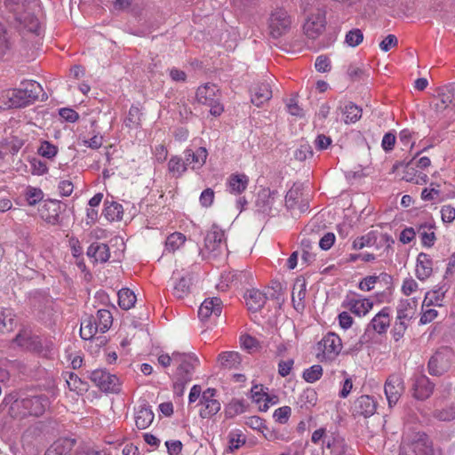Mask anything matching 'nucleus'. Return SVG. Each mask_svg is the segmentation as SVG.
Wrapping results in <instances>:
<instances>
[{
	"instance_id": "obj_1",
	"label": "nucleus",
	"mask_w": 455,
	"mask_h": 455,
	"mask_svg": "<svg viewBox=\"0 0 455 455\" xmlns=\"http://www.w3.org/2000/svg\"><path fill=\"white\" fill-rule=\"evenodd\" d=\"M199 364L198 358L194 354L174 352L173 390L178 395H182L187 384L193 377L196 367Z\"/></svg>"
},
{
	"instance_id": "obj_2",
	"label": "nucleus",
	"mask_w": 455,
	"mask_h": 455,
	"mask_svg": "<svg viewBox=\"0 0 455 455\" xmlns=\"http://www.w3.org/2000/svg\"><path fill=\"white\" fill-rule=\"evenodd\" d=\"M40 96L44 97L41 84L34 80L22 81L19 88L8 90L4 97L8 99V108H21L27 106Z\"/></svg>"
},
{
	"instance_id": "obj_3",
	"label": "nucleus",
	"mask_w": 455,
	"mask_h": 455,
	"mask_svg": "<svg viewBox=\"0 0 455 455\" xmlns=\"http://www.w3.org/2000/svg\"><path fill=\"white\" fill-rule=\"evenodd\" d=\"M47 395H40L15 400L9 408V415L13 419H23L28 416L39 417L49 407Z\"/></svg>"
},
{
	"instance_id": "obj_4",
	"label": "nucleus",
	"mask_w": 455,
	"mask_h": 455,
	"mask_svg": "<svg viewBox=\"0 0 455 455\" xmlns=\"http://www.w3.org/2000/svg\"><path fill=\"white\" fill-rule=\"evenodd\" d=\"M342 349V341L339 335L328 332L316 344L315 356L322 363L334 361Z\"/></svg>"
},
{
	"instance_id": "obj_5",
	"label": "nucleus",
	"mask_w": 455,
	"mask_h": 455,
	"mask_svg": "<svg viewBox=\"0 0 455 455\" xmlns=\"http://www.w3.org/2000/svg\"><path fill=\"white\" fill-rule=\"evenodd\" d=\"M326 10L324 6L317 4L315 9L309 12L303 25V31L309 39L318 38L325 30Z\"/></svg>"
},
{
	"instance_id": "obj_6",
	"label": "nucleus",
	"mask_w": 455,
	"mask_h": 455,
	"mask_svg": "<svg viewBox=\"0 0 455 455\" xmlns=\"http://www.w3.org/2000/svg\"><path fill=\"white\" fill-rule=\"evenodd\" d=\"M432 443L425 433H416L411 439L403 440L400 455H433Z\"/></svg>"
},
{
	"instance_id": "obj_7",
	"label": "nucleus",
	"mask_w": 455,
	"mask_h": 455,
	"mask_svg": "<svg viewBox=\"0 0 455 455\" xmlns=\"http://www.w3.org/2000/svg\"><path fill=\"white\" fill-rule=\"evenodd\" d=\"M219 90L214 84L207 83L196 90V100L199 103L210 107V113L219 116L223 112V106L217 96Z\"/></svg>"
},
{
	"instance_id": "obj_8",
	"label": "nucleus",
	"mask_w": 455,
	"mask_h": 455,
	"mask_svg": "<svg viewBox=\"0 0 455 455\" xmlns=\"http://www.w3.org/2000/svg\"><path fill=\"white\" fill-rule=\"evenodd\" d=\"M291 17L282 8L275 9L272 12L269 20V33L274 38H278L289 32L291 27Z\"/></svg>"
},
{
	"instance_id": "obj_9",
	"label": "nucleus",
	"mask_w": 455,
	"mask_h": 455,
	"mask_svg": "<svg viewBox=\"0 0 455 455\" xmlns=\"http://www.w3.org/2000/svg\"><path fill=\"white\" fill-rule=\"evenodd\" d=\"M90 379L103 392L117 393L120 390L119 379L105 370H94L90 374Z\"/></svg>"
},
{
	"instance_id": "obj_10",
	"label": "nucleus",
	"mask_w": 455,
	"mask_h": 455,
	"mask_svg": "<svg viewBox=\"0 0 455 455\" xmlns=\"http://www.w3.org/2000/svg\"><path fill=\"white\" fill-rule=\"evenodd\" d=\"M226 248L225 234L218 226L213 225L204 238V251L217 257Z\"/></svg>"
},
{
	"instance_id": "obj_11",
	"label": "nucleus",
	"mask_w": 455,
	"mask_h": 455,
	"mask_svg": "<svg viewBox=\"0 0 455 455\" xmlns=\"http://www.w3.org/2000/svg\"><path fill=\"white\" fill-rule=\"evenodd\" d=\"M452 353L443 348L435 353L428 362V372L433 376H440L449 370L451 364Z\"/></svg>"
},
{
	"instance_id": "obj_12",
	"label": "nucleus",
	"mask_w": 455,
	"mask_h": 455,
	"mask_svg": "<svg viewBox=\"0 0 455 455\" xmlns=\"http://www.w3.org/2000/svg\"><path fill=\"white\" fill-rule=\"evenodd\" d=\"M390 307H384L378 314H376L367 324L365 333L361 337V342L367 341V332L371 331L379 335L386 333L390 326Z\"/></svg>"
},
{
	"instance_id": "obj_13",
	"label": "nucleus",
	"mask_w": 455,
	"mask_h": 455,
	"mask_svg": "<svg viewBox=\"0 0 455 455\" xmlns=\"http://www.w3.org/2000/svg\"><path fill=\"white\" fill-rule=\"evenodd\" d=\"M385 395L389 407H393L399 401L404 392L403 379L400 374H391L385 382Z\"/></svg>"
},
{
	"instance_id": "obj_14",
	"label": "nucleus",
	"mask_w": 455,
	"mask_h": 455,
	"mask_svg": "<svg viewBox=\"0 0 455 455\" xmlns=\"http://www.w3.org/2000/svg\"><path fill=\"white\" fill-rule=\"evenodd\" d=\"M342 307L356 316L363 317L372 309L373 302L370 299L354 294L353 296H347L342 303Z\"/></svg>"
},
{
	"instance_id": "obj_15",
	"label": "nucleus",
	"mask_w": 455,
	"mask_h": 455,
	"mask_svg": "<svg viewBox=\"0 0 455 455\" xmlns=\"http://www.w3.org/2000/svg\"><path fill=\"white\" fill-rule=\"evenodd\" d=\"M222 312V301L220 298H208L204 300L198 310L202 322L215 321Z\"/></svg>"
},
{
	"instance_id": "obj_16",
	"label": "nucleus",
	"mask_w": 455,
	"mask_h": 455,
	"mask_svg": "<svg viewBox=\"0 0 455 455\" xmlns=\"http://www.w3.org/2000/svg\"><path fill=\"white\" fill-rule=\"evenodd\" d=\"M216 390L214 388H207L202 393L200 399L199 414L203 419H207L214 416L220 410V403L215 399Z\"/></svg>"
},
{
	"instance_id": "obj_17",
	"label": "nucleus",
	"mask_w": 455,
	"mask_h": 455,
	"mask_svg": "<svg viewBox=\"0 0 455 455\" xmlns=\"http://www.w3.org/2000/svg\"><path fill=\"white\" fill-rule=\"evenodd\" d=\"M278 192L270 190L269 188H263L258 193L256 200L257 211L264 213L270 214L277 201H280Z\"/></svg>"
},
{
	"instance_id": "obj_18",
	"label": "nucleus",
	"mask_w": 455,
	"mask_h": 455,
	"mask_svg": "<svg viewBox=\"0 0 455 455\" xmlns=\"http://www.w3.org/2000/svg\"><path fill=\"white\" fill-rule=\"evenodd\" d=\"M377 402L372 396L363 395L356 398L352 406L354 416L371 417L377 411Z\"/></svg>"
},
{
	"instance_id": "obj_19",
	"label": "nucleus",
	"mask_w": 455,
	"mask_h": 455,
	"mask_svg": "<svg viewBox=\"0 0 455 455\" xmlns=\"http://www.w3.org/2000/svg\"><path fill=\"white\" fill-rule=\"evenodd\" d=\"M307 281L303 277L296 278L291 294V301L294 309L302 313L306 308Z\"/></svg>"
},
{
	"instance_id": "obj_20",
	"label": "nucleus",
	"mask_w": 455,
	"mask_h": 455,
	"mask_svg": "<svg viewBox=\"0 0 455 455\" xmlns=\"http://www.w3.org/2000/svg\"><path fill=\"white\" fill-rule=\"evenodd\" d=\"M183 155L187 166L193 171H198L205 164L208 152L205 148L200 147L196 150L187 148L184 150Z\"/></svg>"
},
{
	"instance_id": "obj_21",
	"label": "nucleus",
	"mask_w": 455,
	"mask_h": 455,
	"mask_svg": "<svg viewBox=\"0 0 455 455\" xmlns=\"http://www.w3.org/2000/svg\"><path fill=\"white\" fill-rule=\"evenodd\" d=\"M418 300L415 298L401 299L396 307V320L410 323L415 316Z\"/></svg>"
},
{
	"instance_id": "obj_22",
	"label": "nucleus",
	"mask_w": 455,
	"mask_h": 455,
	"mask_svg": "<svg viewBox=\"0 0 455 455\" xmlns=\"http://www.w3.org/2000/svg\"><path fill=\"white\" fill-rule=\"evenodd\" d=\"M434 390V384L425 376H419L413 385V395L416 399L425 400L428 398Z\"/></svg>"
},
{
	"instance_id": "obj_23",
	"label": "nucleus",
	"mask_w": 455,
	"mask_h": 455,
	"mask_svg": "<svg viewBox=\"0 0 455 455\" xmlns=\"http://www.w3.org/2000/svg\"><path fill=\"white\" fill-rule=\"evenodd\" d=\"M272 98V91L268 83H259L251 89V100L252 104L261 107Z\"/></svg>"
},
{
	"instance_id": "obj_24",
	"label": "nucleus",
	"mask_w": 455,
	"mask_h": 455,
	"mask_svg": "<svg viewBox=\"0 0 455 455\" xmlns=\"http://www.w3.org/2000/svg\"><path fill=\"white\" fill-rule=\"evenodd\" d=\"M416 276L424 281L427 279L433 272V260L431 257L424 252H420L417 257Z\"/></svg>"
},
{
	"instance_id": "obj_25",
	"label": "nucleus",
	"mask_w": 455,
	"mask_h": 455,
	"mask_svg": "<svg viewBox=\"0 0 455 455\" xmlns=\"http://www.w3.org/2000/svg\"><path fill=\"white\" fill-rule=\"evenodd\" d=\"M40 216L47 223L56 225L60 222V205L58 201H50L40 209Z\"/></svg>"
},
{
	"instance_id": "obj_26",
	"label": "nucleus",
	"mask_w": 455,
	"mask_h": 455,
	"mask_svg": "<svg viewBox=\"0 0 455 455\" xmlns=\"http://www.w3.org/2000/svg\"><path fill=\"white\" fill-rule=\"evenodd\" d=\"M448 289V285L443 283V285L427 291L423 300L422 308L428 307L430 306H443V301Z\"/></svg>"
},
{
	"instance_id": "obj_27",
	"label": "nucleus",
	"mask_w": 455,
	"mask_h": 455,
	"mask_svg": "<svg viewBox=\"0 0 455 455\" xmlns=\"http://www.w3.org/2000/svg\"><path fill=\"white\" fill-rule=\"evenodd\" d=\"M154 412L148 405L140 406L135 412V424L139 429H146L153 422Z\"/></svg>"
},
{
	"instance_id": "obj_28",
	"label": "nucleus",
	"mask_w": 455,
	"mask_h": 455,
	"mask_svg": "<svg viewBox=\"0 0 455 455\" xmlns=\"http://www.w3.org/2000/svg\"><path fill=\"white\" fill-rule=\"evenodd\" d=\"M246 305L249 310L258 311L263 307L266 303V295L259 290H249L244 296Z\"/></svg>"
},
{
	"instance_id": "obj_29",
	"label": "nucleus",
	"mask_w": 455,
	"mask_h": 455,
	"mask_svg": "<svg viewBox=\"0 0 455 455\" xmlns=\"http://www.w3.org/2000/svg\"><path fill=\"white\" fill-rule=\"evenodd\" d=\"M249 184V178L245 174H232L228 180V191L238 195L243 193Z\"/></svg>"
},
{
	"instance_id": "obj_30",
	"label": "nucleus",
	"mask_w": 455,
	"mask_h": 455,
	"mask_svg": "<svg viewBox=\"0 0 455 455\" xmlns=\"http://www.w3.org/2000/svg\"><path fill=\"white\" fill-rule=\"evenodd\" d=\"M87 256L96 262H107L110 257L109 248L103 243H93L87 250Z\"/></svg>"
},
{
	"instance_id": "obj_31",
	"label": "nucleus",
	"mask_w": 455,
	"mask_h": 455,
	"mask_svg": "<svg viewBox=\"0 0 455 455\" xmlns=\"http://www.w3.org/2000/svg\"><path fill=\"white\" fill-rule=\"evenodd\" d=\"M63 376L66 379L67 385L71 391L76 392L78 395H82L88 390V384L83 380L74 372H65Z\"/></svg>"
},
{
	"instance_id": "obj_32",
	"label": "nucleus",
	"mask_w": 455,
	"mask_h": 455,
	"mask_svg": "<svg viewBox=\"0 0 455 455\" xmlns=\"http://www.w3.org/2000/svg\"><path fill=\"white\" fill-rule=\"evenodd\" d=\"M73 446V440L59 439L50 446L44 455H70Z\"/></svg>"
},
{
	"instance_id": "obj_33",
	"label": "nucleus",
	"mask_w": 455,
	"mask_h": 455,
	"mask_svg": "<svg viewBox=\"0 0 455 455\" xmlns=\"http://www.w3.org/2000/svg\"><path fill=\"white\" fill-rule=\"evenodd\" d=\"M97 332H100L96 326L94 316L88 315L81 323L80 335L83 339H92Z\"/></svg>"
},
{
	"instance_id": "obj_34",
	"label": "nucleus",
	"mask_w": 455,
	"mask_h": 455,
	"mask_svg": "<svg viewBox=\"0 0 455 455\" xmlns=\"http://www.w3.org/2000/svg\"><path fill=\"white\" fill-rule=\"evenodd\" d=\"M434 228L433 223H424L419 227V234L423 246L429 248L434 245L436 239L433 230Z\"/></svg>"
},
{
	"instance_id": "obj_35",
	"label": "nucleus",
	"mask_w": 455,
	"mask_h": 455,
	"mask_svg": "<svg viewBox=\"0 0 455 455\" xmlns=\"http://www.w3.org/2000/svg\"><path fill=\"white\" fill-rule=\"evenodd\" d=\"M14 20L29 31L36 32L38 29V20L25 10L17 14Z\"/></svg>"
},
{
	"instance_id": "obj_36",
	"label": "nucleus",
	"mask_w": 455,
	"mask_h": 455,
	"mask_svg": "<svg viewBox=\"0 0 455 455\" xmlns=\"http://www.w3.org/2000/svg\"><path fill=\"white\" fill-rule=\"evenodd\" d=\"M435 108L437 111H443L448 108L452 109V90L445 88L438 92L435 98Z\"/></svg>"
},
{
	"instance_id": "obj_37",
	"label": "nucleus",
	"mask_w": 455,
	"mask_h": 455,
	"mask_svg": "<svg viewBox=\"0 0 455 455\" xmlns=\"http://www.w3.org/2000/svg\"><path fill=\"white\" fill-rule=\"evenodd\" d=\"M251 395L253 402L257 403L264 402L262 411H267L268 409V403H271L272 404L275 403V401L270 398L264 391V387L262 385L253 386L251 389Z\"/></svg>"
},
{
	"instance_id": "obj_38",
	"label": "nucleus",
	"mask_w": 455,
	"mask_h": 455,
	"mask_svg": "<svg viewBox=\"0 0 455 455\" xmlns=\"http://www.w3.org/2000/svg\"><path fill=\"white\" fill-rule=\"evenodd\" d=\"M219 362L226 369H235L241 363V357L235 351L223 352L219 355Z\"/></svg>"
},
{
	"instance_id": "obj_39",
	"label": "nucleus",
	"mask_w": 455,
	"mask_h": 455,
	"mask_svg": "<svg viewBox=\"0 0 455 455\" xmlns=\"http://www.w3.org/2000/svg\"><path fill=\"white\" fill-rule=\"evenodd\" d=\"M167 165L168 172L174 178L181 177L188 169L185 159L183 160L180 156H172Z\"/></svg>"
},
{
	"instance_id": "obj_40",
	"label": "nucleus",
	"mask_w": 455,
	"mask_h": 455,
	"mask_svg": "<svg viewBox=\"0 0 455 455\" xmlns=\"http://www.w3.org/2000/svg\"><path fill=\"white\" fill-rule=\"evenodd\" d=\"M94 319H96V326L100 333H104L108 331L113 323L112 315L110 311L107 309L98 310Z\"/></svg>"
},
{
	"instance_id": "obj_41",
	"label": "nucleus",
	"mask_w": 455,
	"mask_h": 455,
	"mask_svg": "<svg viewBox=\"0 0 455 455\" xmlns=\"http://www.w3.org/2000/svg\"><path fill=\"white\" fill-rule=\"evenodd\" d=\"M186 242V236L180 232H174L165 240L164 252L172 253L179 250Z\"/></svg>"
},
{
	"instance_id": "obj_42",
	"label": "nucleus",
	"mask_w": 455,
	"mask_h": 455,
	"mask_svg": "<svg viewBox=\"0 0 455 455\" xmlns=\"http://www.w3.org/2000/svg\"><path fill=\"white\" fill-rule=\"evenodd\" d=\"M377 231L371 230L367 234L356 237L352 243L353 250H362L364 247H371L376 244Z\"/></svg>"
},
{
	"instance_id": "obj_43",
	"label": "nucleus",
	"mask_w": 455,
	"mask_h": 455,
	"mask_svg": "<svg viewBox=\"0 0 455 455\" xmlns=\"http://www.w3.org/2000/svg\"><path fill=\"white\" fill-rule=\"evenodd\" d=\"M135 302L136 295L132 290L124 288L118 291V304L121 308L128 310L134 306Z\"/></svg>"
},
{
	"instance_id": "obj_44",
	"label": "nucleus",
	"mask_w": 455,
	"mask_h": 455,
	"mask_svg": "<svg viewBox=\"0 0 455 455\" xmlns=\"http://www.w3.org/2000/svg\"><path fill=\"white\" fill-rule=\"evenodd\" d=\"M323 444H325V447L334 455H343L346 452L344 440L339 436L327 437V440L323 441Z\"/></svg>"
},
{
	"instance_id": "obj_45",
	"label": "nucleus",
	"mask_w": 455,
	"mask_h": 455,
	"mask_svg": "<svg viewBox=\"0 0 455 455\" xmlns=\"http://www.w3.org/2000/svg\"><path fill=\"white\" fill-rule=\"evenodd\" d=\"M191 279L189 277H181L175 282L172 288V294L177 299H184L190 292Z\"/></svg>"
},
{
	"instance_id": "obj_46",
	"label": "nucleus",
	"mask_w": 455,
	"mask_h": 455,
	"mask_svg": "<svg viewBox=\"0 0 455 455\" xmlns=\"http://www.w3.org/2000/svg\"><path fill=\"white\" fill-rule=\"evenodd\" d=\"M103 214L109 221L121 220L123 216V206L116 202H106Z\"/></svg>"
},
{
	"instance_id": "obj_47",
	"label": "nucleus",
	"mask_w": 455,
	"mask_h": 455,
	"mask_svg": "<svg viewBox=\"0 0 455 455\" xmlns=\"http://www.w3.org/2000/svg\"><path fill=\"white\" fill-rule=\"evenodd\" d=\"M343 115L346 124L355 123L362 116V109L355 104L350 102L345 106Z\"/></svg>"
},
{
	"instance_id": "obj_48",
	"label": "nucleus",
	"mask_w": 455,
	"mask_h": 455,
	"mask_svg": "<svg viewBox=\"0 0 455 455\" xmlns=\"http://www.w3.org/2000/svg\"><path fill=\"white\" fill-rule=\"evenodd\" d=\"M15 326L14 315L11 310H4L0 313V331L9 332Z\"/></svg>"
},
{
	"instance_id": "obj_49",
	"label": "nucleus",
	"mask_w": 455,
	"mask_h": 455,
	"mask_svg": "<svg viewBox=\"0 0 455 455\" xmlns=\"http://www.w3.org/2000/svg\"><path fill=\"white\" fill-rule=\"evenodd\" d=\"M25 198L28 205H36L37 203L43 200L44 193L38 188L28 186L25 190Z\"/></svg>"
},
{
	"instance_id": "obj_50",
	"label": "nucleus",
	"mask_w": 455,
	"mask_h": 455,
	"mask_svg": "<svg viewBox=\"0 0 455 455\" xmlns=\"http://www.w3.org/2000/svg\"><path fill=\"white\" fill-rule=\"evenodd\" d=\"M58 151V147L47 140L42 141L37 149L38 154L47 159H53Z\"/></svg>"
},
{
	"instance_id": "obj_51",
	"label": "nucleus",
	"mask_w": 455,
	"mask_h": 455,
	"mask_svg": "<svg viewBox=\"0 0 455 455\" xmlns=\"http://www.w3.org/2000/svg\"><path fill=\"white\" fill-rule=\"evenodd\" d=\"M323 368L319 364H314L303 372V379L308 383H314L321 379Z\"/></svg>"
},
{
	"instance_id": "obj_52",
	"label": "nucleus",
	"mask_w": 455,
	"mask_h": 455,
	"mask_svg": "<svg viewBox=\"0 0 455 455\" xmlns=\"http://www.w3.org/2000/svg\"><path fill=\"white\" fill-rule=\"evenodd\" d=\"M301 189L298 186H293L286 194L285 204L288 209H294L298 200L301 196Z\"/></svg>"
},
{
	"instance_id": "obj_53",
	"label": "nucleus",
	"mask_w": 455,
	"mask_h": 455,
	"mask_svg": "<svg viewBox=\"0 0 455 455\" xmlns=\"http://www.w3.org/2000/svg\"><path fill=\"white\" fill-rule=\"evenodd\" d=\"M245 443L244 435L237 431L231 432L228 435V450L233 452Z\"/></svg>"
},
{
	"instance_id": "obj_54",
	"label": "nucleus",
	"mask_w": 455,
	"mask_h": 455,
	"mask_svg": "<svg viewBox=\"0 0 455 455\" xmlns=\"http://www.w3.org/2000/svg\"><path fill=\"white\" fill-rule=\"evenodd\" d=\"M363 32L358 28L348 31L345 37V43L350 47H355L363 42Z\"/></svg>"
},
{
	"instance_id": "obj_55",
	"label": "nucleus",
	"mask_w": 455,
	"mask_h": 455,
	"mask_svg": "<svg viewBox=\"0 0 455 455\" xmlns=\"http://www.w3.org/2000/svg\"><path fill=\"white\" fill-rule=\"evenodd\" d=\"M140 110L136 107H132L129 109L128 116L124 120L125 126L132 129L140 125Z\"/></svg>"
},
{
	"instance_id": "obj_56",
	"label": "nucleus",
	"mask_w": 455,
	"mask_h": 455,
	"mask_svg": "<svg viewBox=\"0 0 455 455\" xmlns=\"http://www.w3.org/2000/svg\"><path fill=\"white\" fill-rule=\"evenodd\" d=\"M409 323L396 320L391 331V334L395 341L400 340L405 334Z\"/></svg>"
},
{
	"instance_id": "obj_57",
	"label": "nucleus",
	"mask_w": 455,
	"mask_h": 455,
	"mask_svg": "<svg viewBox=\"0 0 455 455\" xmlns=\"http://www.w3.org/2000/svg\"><path fill=\"white\" fill-rule=\"evenodd\" d=\"M291 412V410L289 406H283L275 411L273 417L276 422L284 424L289 419Z\"/></svg>"
},
{
	"instance_id": "obj_58",
	"label": "nucleus",
	"mask_w": 455,
	"mask_h": 455,
	"mask_svg": "<svg viewBox=\"0 0 455 455\" xmlns=\"http://www.w3.org/2000/svg\"><path fill=\"white\" fill-rule=\"evenodd\" d=\"M341 374L345 377V379L341 383V389L339 393V396L341 398H346L348 396L353 388V381L345 371H342Z\"/></svg>"
},
{
	"instance_id": "obj_59",
	"label": "nucleus",
	"mask_w": 455,
	"mask_h": 455,
	"mask_svg": "<svg viewBox=\"0 0 455 455\" xmlns=\"http://www.w3.org/2000/svg\"><path fill=\"white\" fill-rule=\"evenodd\" d=\"M435 417L443 421H455V405L436 411Z\"/></svg>"
},
{
	"instance_id": "obj_60",
	"label": "nucleus",
	"mask_w": 455,
	"mask_h": 455,
	"mask_svg": "<svg viewBox=\"0 0 455 455\" xmlns=\"http://www.w3.org/2000/svg\"><path fill=\"white\" fill-rule=\"evenodd\" d=\"M30 165H31V172L34 175L41 176V175L45 174L48 172L47 164L44 162H43L42 160L35 158L30 162Z\"/></svg>"
},
{
	"instance_id": "obj_61",
	"label": "nucleus",
	"mask_w": 455,
	"mask_h": 455,
	"mask_svg": "<svg viewBox=\"0 0 455 455\" xmlns=\"http://www.w3.org/2000/svg\"><path fill=\"white\" fill-rule=\"evenodd\" d=\"M394 243V239L390 235L384 233L379 235V233L377 232L376 244L373 245V247L379 250L381 247L386 246V248L388 249Z\"/></svg>"
},
{
	"instance_id": "obj_62",
	"label": "nucleus",
	"mask_w": 455,
	"mask_h": 455,
	"mask_svg": "<svg viewBox=\"0 0 455 455\" xmlns=\"http://www.w3.org/2000/svg\"><path fill=\"white\" fill-rule=\"evenodd\" d=\"M5 5L6 8L13 13V18L25 9V4L22 0H5Z\"/></svg>"
},
{
	"instance_id": "obj_63",
	"label": "nucleus",
	"mask_w": 455,
	"mask_h": 455,
	"mask_svg": "<svg viewBox=\"0 0 455 455\" xmlns=\"http://www.w3.org/2000/svg\"><path fill=\"white\" fill-rule=\"evenodd\" d=\"M214 200V191L212 188L204 189L199 197V202L203 207H210Z\"/></svg>"
},
{
	"instance_id": "obj_64",
	"label": "nucleus",
	"mask_w": 455,
	"mask_h": 455,
	"mask_svg": "<svg viewBox=\"0 0 455 455\" xmlns=\"http://www.w3.org/2000/svg\"><path fill=\"white\" fill-rule=\"evenodd\" d=\"M442 220L445 223H451L455 220V208L451 205H443L441 208Z\"/></svg>"
}]
</instances>
